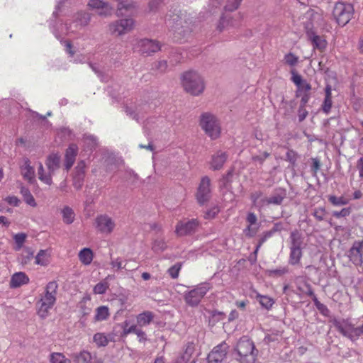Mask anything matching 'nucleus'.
I'll return each mask as SVG.
<instances>
[{
	"label": "nucleus",
	"mask_w": 363,
	"mask_h": 363,
	"mask_svg": "<svg viewBox=\"0 0 363 363\" xmlns=\"http://www.w3.org/2000/svg\"><path fill=\"white\" fill-rule=\"evenodd\" d=\"M58 285L56 281L49 282L45 287V295L37 303V313L41 318H45L56 301Z\"/></svg>",
	"instance_id": "nucleus-1"
},
{
	"label": "nucleus",
	"mask_w": 363,
	"mask_h": 363,
	"mask_svg": "<svg viewBox=\"0 0 363 363\" xmlns=\"http://www.w3.org/2000/svg\"><path fill=\"white\" fill-rule=\"evenodd\" d=\"M333 325L342 335L352 341L363 335V316L358 320L357 324L352 323L350 319H342L334 320Z\"/></svg>",
	"instance_id": "nucleus-2"
},
{
	"label": "nucleus",
	"mask_w": 363,
	"mask_h": 363,
	"mask_svg": "<svg viewBox=\"0 0 363 363\" xmlns=\"http://www.w3.org/2000/svg\"><path fill=\"white\" fill-rule=\"evenodd\" d=\"M182 84L186 92L195 96L201 94L205 88L201 77L193 71L186 72L183 74Z\"/></svg>",
	"instance_id": "nucleus-3"
},
{
	"label": "nucleus",
	"mask_w": 363,
	"mask_h": 363,
	"mask_svg": "<svg viewBox=\"0 0 363 363\" xmlns=\"http://www.w3.org/2000/svg\"><path fill=\"white\" fill-rule=\"evenodd\" d=\"M200 125L206 134L212 140L218 138L220 135L221 128L217 118L210 113H204L201 116Z\"/></svg>",
	"instance_id": "nucleus-4"
},
{
	"label": "nucleus",
	"mask_w": 363,
	"mask_h": 363,
	"mask_svg": "<svg viewBox=\"0 0 363 363\" xmlns=\"http://www.w3.org/2000/svg\"><path fill=\"white\" fill-rule=\"evenodd\" d=\"M255 345L252 340L247 337H242L237 344L236 350L240 357V361L254 362L256 354H255Z\"/></svg>",
	"instance_id": "nucleus-5"
},
{
	"label": "nucleus",
	"mask_w": 363,
	"mask_h": 363,
	"mask_svg": "<svg viewBox=\"0 0 363 363\" xmlns=\"http://www.w3.org/2000/svg\"><path fill=\"white\" fill-rule=\"evenodd\" d=\"M353 6L350 4L337 2L335 4L333 15L336 22L341 26H345L352 18Z\"/></svg>",
	"instance_id": "nucleus-6"
},
{
	"label": "nucleus",
	"mask_w": 363,
	"mask_h": 363,
	"mask_svg": "<svg viewBox=\"0 0 363 363\" xmlns=\"http://www.w3.org/2000/svg\"><path fill=\"white\" fill-rule=\"evenodd\" d=\"M210 286L209 283H201L192 290L185 293L184 298L186 303L192 307L196 306L209 291Z\"/></svg>",
	"instance_id": "nucleus-7"
},
{
	"label": "nucleus",
	"mask_w": 363,
	"mask_h": 363,
	"mask_svg": "<svg viewBox=\"0 0 363 363\" xmlns=\"http://www.w3.org/2000/svg\"><path fill=\"white\" fill-rule=\"evenodd\" d=\"M94 225L97 232L105 234H111L116 226L115 220L107 214L98 215L94 222Z\"/></svg>",
	"instance_id": "nucleus-8"
},
{
	"label": "nucleus",
	"mask_w": 363,
	"mask_h": 363,
	"mask_svg": "<svg viewBox=\"0 0 363 363\" xmlns=\"http://www.w3.org/2000/svg\"><path fill=\"white\" fill-rule=\"evenodd\" d=\"M199 224L197 219L179 220L175 226L174 233L178 237L191 235L197 230Z\"/></svg>",
	"instance_id": "nucleus-9"
},
{
	"label": "nucleus",
	"mask_w": 363,
	"mask_h": 363,
	"mask_svg": "<svg viewBox=\"0 0 363 363\" xmlns=\"http://www.w3.org/2000/svg\"><path fill=\"white\" fill-rule=\"evenodd\" d=\"M229 345L225 342L215 346L207 357V363H222L226 358Z\"/></svg>",
	"instance_id": "nucleus-10"
},
{
	"label": "nucleus",
	"mask_w": 363,
	"mask_h": 363,
	"mask_svg": "<svg viewBox=\"0 0 363 363\" xmlns=\"http://www.w3.org/2000/svg\"><path fill=\"white\" fill-rule=\"evenodd\" d=\"M135 26L133 18H125L116 21L109 25V30L112 34L121 35L130 32Z\"/></svg>",
	"instance_id": "nucleus-11"
},
{
	"label": "nucleus",
	"mask_w": 363,
	"mask_h": 363,
	"mask_svg": "<svg viewBox=\"0 0 363 363\" xmlns=\"http://www.w3.org/2000/svg\"><path fill=\"white\" fill-rule=\"evenodd\" d=\"M211 180L208 177L201 179L197 189L196 198L198 203L201 205L207 202L211 197Z\"/></svg>",
	"instance_id": "nucleus-12"
},
{
	"label": "nucleus",
	"mask_w": 363,
	"mask_h": 363,
	"mask_svg": "<svg viewBox=\"0 0 363 363\" xmlns=\"http://www.w3.org/2000/svg\"><path fill=\"white\" fill-rule=\"evenodd\" d=\"M122 336H127L129 334H135L138 340L140 342H144L147 340V335L142 330V328L138 327V325H130L129 320H125L122 323Z\"/></svg>",
	"instance_id": "nucleus-13"
},
{
	"label": "nucleus",
	"mask_w": 363,
	"mask_h": 363,
	"mask_svg": "<svg viewBox=\"0 0 363 363\" xmlns=\"http://www.w3.org/2000/svg\"><path fill=\"white\" fill-rule=\"evenodd\" d=\"M362 249L363 241H355L349 250L350 260L356 266H361L363 262Z\"/></svg>",
	"instance_id": "nucleus-14"
},
{
	"label": "nucleus",
	"mask_w": 363,
	"mask_h": 363,
	"mask_svg": "<svg viewBox=\"0 0 363 363\" xmlns=\"http://www.w3.org/2000/svg\"><path fill=\"white\" fill-rule=\"evenodd\" d=\"M138 47L140 48V52L147 55L157 52L160 50V45L159 42L149 39L140 40L138 42Z\"/></svg>",
	"instance_id": "nucleus-15"
},
{
	"label": "nucleus",
	"mask_w": 363,
	"mask_h": 363,
	"mask_svg": "<svg viewBox=\"0 0 363 363\" xmlns=\"http://www.w3.org/2000/svg\"><path fill=\"white\" fill-rule=\"evenodd\" d=\"M286 194L283 190H279L274 192L272 195L269 197H264L263 201L261 202V205L267 206L269 205H280L283 202Z\"/></svg>",
	"instance_id": "nucleus-16"
},
{
	"label": "nucleus",
	"mask_w": 363,
	"mask_h": 363,
	"mask_svg": "<svg viewBox=\"0 0 363 363\" xmlns=\"http://www.w3.org/2000/svg\"><path fill=\"white\" fill-rule=\"evenodd\" d=\"M240 26V20L234 19L233 17L222 16L217 28L220 32H222L225 30H230Z\"/></svg>",
	"instance_id": "nucleus-17"
},
{
	"label": "nucleus",
	"mask_w": 363,
	"mask_h": 363,
	"mask_svg": "<svg viewBox=\"0 0 363 363\" xmlns=\"http://www.w3.org/2000/svg\"><path fill=\"white\" fill-rule=\"evenodd\" d=\"M228 155L226 152L221 150L217 151L212 155L210 165L213 170H218L223 167L224 163L226 162Z\"/></svg>",
	"instance_id": "nucleus-18"
},
{
	"label": "nucleus",
	"mask_w": 363,
	"mask_h": 363,
	"mask_svg": "<svg viewBox=\"0 0 363 363\" xmlns=\"http://www.w3.org/2000/svg\"><path fill=\"white\" fill-rule=\"evenodd\" d=\"M29 281V277L25 272H16L11 276L9 286L12 289H16L28 284Z\"/></svg>",
	"instance_id": "nucleus-19"
},
{
	"label": "nucleus",
	"mask_w": 363,
	"mask_h": 363,
	"mask_svg": "<svg viewBox=\"0 0 363 363\" xmlns=\"http://www.w3.org/2000/svg\"><path fill=\"white\" fill-rule=\"evenodd\" d=\"M21 173L23 177L28 180L29 182H32L35 179V170L34 168L30 165V162L28 158H24L23 164L20 166Z\"/></svg>",
	"instance_id": "nucleus-20"
},
{
	"label": "nucleus",
	"mask_w": 363,
	"mask_h": 363,
	"mask_svg": "<svg viewBox=\"0 0 363 363\" xmlns=\"http://www.w3.org/2000/svg\"><path fill=\"white\" fill-rule=\"evenodd\" d=\"M155 314L150 311H145L136 315V324L139 328L150 325L154 320Z\"/></svg>",
	"instance_id": "nucleus-21"
},
{
	"label": "nucleus",
	"mask_w": 363,
	"mask_h": 363,
	"mask_svg": "<svg viewBox=\"0 0 363 363\" xmlns=\"http://www.w3.org/2000/svg\"><path fill=\"white\" fill-rule=\"evenodd\" d=\"M88 5L92 9H98V13L99 15H110L113 10L107 3L101 0H90Z\"/></svg>",
	"instance_id": "nucleus-22"
},
{
	"label": "nucleus",
	"mask_w": 363,
	"mask_h": 363,
	"mask_svg": "<svg viewBox=\"0 0 363 363\" xmlns=\"http://www.w3.org/2000/svg\"><path fill=\"white\" fill-rule=\"evenodd\" d=\"M78 147L75 144H71L66 150L65 166L68 171L74 163L77 155Z\"/></svg>",
	"instance_id": "nucleus-23"
},
{
	"label": "nucleus",
	"mask_w": 363,
	"mask_h": 363,
	"mask_svg": "<svg viewBox=\"0 0 363 363\" xmlns=\"http://www.w3.org/2000/svg\"><path fill=\"white\" fill-rule=\"evenodd\" d=\"M94 257V252L89 247H84L79 250L78 253L79 260L82 264L85 266L90 265L93 261Z\"/></svg>",
	"instance_id": "nucleus-24"
},
{
	"label": "nucleus",
	"mask_w": 363,
	"mask_h": 363,
	"mask_svg": "<svg viewBox=\"0 0 363 363\" xmlns=\"http://www.w3.org/2000/svg\"><path fill=\"white\" fill-rule=\"evenodd\" d=\"M332 106V86L330 84H326L325 87V99L322 104L323 111L328 114L331 110Z\"/></svg>",
	"instance_id": "nucleus-25"
},
{
	"label": "nucleus",
	"mask_w": 363,
	"mask_h": 363,
	"mask_svg": "<svg viewBox=\"0 0 363 363\" xmlns=\"http://www.w3.org/2000/svg\"><path fill=\"white\" fill-rule=\"evenodd\" d=\"M135 9L136 6L135 4L121 1L118 5L117 16H123L125 15H131L135 11Z\"/></svg>",
	"instance_id": "nucleus-26"
},
{
	"label": "nucleus",
	"mask_w": 363,
	"mask_h": 363,
	"mask_svg": "<svg viewBox=\"0 0 363 363\" xmlns=\"http://www.w3.org/2000/svg\"><path fill=\"white\" fill-rule=\"evenodd\" d=\"M110 317L109 308L106 306H101L95 309L94 317V322H102L107 320Z\"/></svg>",
	"instance_id": "nucleus-27"
},
{
	"label": "nucleus",
	"mask_w": 363,
	"mask_h": 363,
	"mask_svg": "<svg viewBox=\"0 0 363 363\" xmlns=\"http://www.w3.org/2000/svg\"><path fill=\"white\" fill-rule=\"evenodd\" d=\"M290 254L289 258V263L291 265H297L300 263L301 257L303 256L301 247H289Z\"/></svg>",
	"instance_id": "nucleus-28"
},
{
	"label": "nucleus",
	"mask_w": 363,
	"mask_h": 363,
	"mask_svg": "<svg viewBox=\"0 0 363 363\" xmlns=\"http://www.w3.org/2000/svg\"><path fill=\"white\" fill-rule=\"evenodd\" d=\"M60 162V157L57 154L50 155L46 160L45 164L50 172L59 168Z\"/></svg>",
	"instance_id": "nucleus-29"
},
{
	"label": "nucleus",
	"mask_w": 363,
	"mask_h": 363,
	"mask_svg": "<svg viewBox=\"0 0 363 363\" xmlns=\"http://www.w3.org/2000/svg\"><path fill=\"white\" fill-rule=\"evenodd\" d=\"M53 172H50L45 174L43 165L41 162L39 163L38 169V179L44 184L50 186L52 183V174Z\"/></svg>",
	"instance_id": "nucleus-30"
},
{
	"label": "nucleus",
	"mask_w": 363,
	"mask_h": 363,
	"mask_svg": "<svg viewBox=\"0 0 363 363\" xmlns=\"http://www.w3.org/2000/svg\"><path fill=\"white\" fill-rule=\"evenodd\" d=\"M50 255L47 250H40L35 257V264L47 266L50 263Z\"/></svg>",
	"instance_id": "nucleus-31"
},
{
	"label": "nucleus",
	"mask_w": 363,
	"mask_h": 363,
	"mask_svg": "<svg viewBox=\"0 0 363 363\" xmlns=\"http://www.w3.org/2000/svg\"><path fill=\"white\" fill-rule=\"evenodd\" d=\"M256 299L258 301L259 304L267 310H270L274 304V300L273 298L268 296L261 295L259 293L256 295Z\"/></svg>",
	"instance_id": "nucleus-32"
},
{
	"label": "nucleus",
	"mask_w": 363,
	"mask_h": 363,
	"mask_svg": "<svg viewBox=\"0 0 363 363\" xmlns=\"http://www.w3.org/2000/svg\"><path fill=\"white\" fill-rule=\"evenodd\" d=\"M50 363H72L71 359L67 358L63 353L52 352L50 355Z\"/></svg>",
	"instance_id": "nucleus-33"
},
{
	"label": "nucleus",
	"mask_w": 363,
	"mask_h": 363,
	"mask_svg": "<svg viewBox=\"0 0 363 363\" xmlns=\"http://www.w3.org/2000/svg\"><path fill=\"white\" fill-rule=\"evenodd\" d=\"M195 352V345L193 342L186 344L185 350L182 355V359L184 362H188L191 359Z\"/></svg>",
	"instance_id": "nucleus-34"
},
{
	"label": "nucleus",
	"mask_w": 363,
	"mask_h": 363,
	"mask_svg": "<svg viewBox=\"0 0 363 363\" xmlns=\"http://www.w3.org/2000/svg\"><path fill=\"white\" fill-rule=\"evenodd\" d=\"M291 245L290 247H301L303 240L298 230H294L290 235Z\"/></svg>",
	"instance_id": "nucleus-35"
},
{
	"label": "nucleus",
	"mask_w": 363,
	"mask_h": 363,
	"mask_svg": "<svg viewBox=\"0 0 363 363\" xmlns=\"http://www.w3.org/2000/svg\"><path fill=\"white\" fill-rule=\"evenodd\" d=\"M93 341L97 347H105L108 343L107 335L103 333H96L93 337Z\"/></svg>",
	"instance_id": "nucleus-36"
},
{
	"label": "nucleus",
	"mask_w": 363,
	"mask_h": 363,
	"mask_svg": "<svg viewBox=\"0 0 363 363\" xmlns=\"http://www.w3.org/2000/svg\"><path fill=\"white\" fill-rule=\"evenodd\" d=\"M62 214L63 221L65 223L71 224L73 223V221L74 220L75 214L71 208H69L68 206L65 207L62 210Z\"/></svg>",
	"instance_id": "nucleus-37"
},
{
	"label": "nucleus",
	"mask_w": 363,
	"mask_h": 363,
	"mask_svg": "<svg viewBox=\"0 0 363 363\" xmlns=\"http://www.w3.org/2000/svg\"><path fill=\"white\" fill-rule=\"evenodd\" d=\"M21 193L23 195V199L27 204L32 207L36 206L37 203L35 200L28 189L24 187L21 188Z\"/></svg>",
	"instance_id": "nucleus-38"
},
{
	"label": "nucleus",
	"mask_w": 363,
	"mask_h": 363,
	"mask_svg": "<svg viewBox=\"0 0 363 363\" xmlns=\"http://www.w3.org/2000/svg\"><path fill=\"white\" fill-rule=\"evenodd\" d=\"M250 199L254 206L257 207L259 208L264 207V206L261 205V202L263 201L262 191H256L255 192H252L250 194Z\"/></svg>",
	"instance_id": "nucleus-39"
},
{
	"label": "nucleus",
	"mask_w": 363,
	"mask_h": 363,
	"mask_svg": "<svg viewBox=\"0 0 363 363\" xmlns=\"http://www.w3.org/2000/svg\"><path fill=\"white\" fill-rule=\"evenodd\" d=\"M182 262H177L176 264L170 267L167 269V273L169 275V277L173 279H177L179 276V272L182 268Z\"/></svg>",
	"instance_id": "nucleus-40"
},
{
	"label": "nucleus",
	"mask_w": 363,
	"mask_h": 363,
	"mask_svg": "<svg viewBox=\"0 0 363 363\" xmlns=\"http://www.w3.org/2000/svg\"><path fill=\"white\" fill-rule=\"evenodd\" d=\"M109 288V284L106 281H101L96 284L93 289L94 294H104Z\"/></svg>",
	"instance_id": "nucleus-41"
},
{
	"label": "nucleus",
	"mask_w": 363,
	"mask_h": 363,
	"mask_svg": "<svg viewBox=\"0 0 363 363\" xmlns=\"http://www.w3.org/2000/svg\"><path fill=\"white\" fill-rule=\"evenodd\" d=\"M299 57L292 52L286 54L284 57V63L290 67H294L298 63Z\"/></svg>",
	"instance_id": "nucleus-42"
},
{
	"label": "nucleus",
	"mask_w": 363,
	"mask_h": 363,
	"mask_svg": "<svg viewBox=\"0 0 363 363\" xmlns=\"http://www.w3.org/2000/svg\"><path fill=\"white\" fill-rule=\"evenodd\" d=\"M91 355L89 352L82 351L76 356L77 363H91Z\"/></svg>",
	"instance_id": "nucleus-43"
},
{
	"label": "nucleus",
	"mask_w": 363,
	"mask_h": 363,
	"mask_svg": "<svg viewBox=\"0 0 363 363\" xmlns=\"http://www.w3.org/2000/svg\"><path fill=\"white\" fill-rule=\"evenodd\" d=\"M329 201L335 206L346 205L349 203V199L344 196L337 197L335 196H330L328 197Z\"/></svg>",
	"instance_id": "nucleus-44"
},
{
	"label": "nucleus",
	"mask_w": 363,
	"mask_h": 363,
	"mask_svg": "<svg viewBox=\"0 0 363 363\" xmlns=\"http://www.w3.org/2000/svg\"><path fill=\"white\" fill-rule=\"evenodd\" d=\"M312 43L314 48H318L320 50H324L326 48L327 42L318 35H314L312 38Z\"/></svg>",
	"instance_id": "nucleus-45"
},
{
	"label": "nucleus",
	"mask_w": 363,
	"mask_h": 363,
	"mask_svg": "<svg viewBox=\"0 0 363 363\" xmlns=\"http://www.w3.org/2000/svg\"><path fill=\"white\" fill-rule=\"evenodd\" d=\"M258 230H259V225L247 224V225L243 230V233L247 238H253L256 235Z\"/></svg>",
	"instance_id": "nucleus-46"
},
{
	"label": "nucleus",
	"mask_w": 363,
	"mask_h": 363,
	"mask_svg": "<svg viewBox=\"0 0 363 363\" xmlns=\"http://www.w3.org/2000/svg\"><path fill=\"white\" fill-rule=\"evenodd\" d=\"M242 0H229L225 6V9L228 11L236 10Z\"/></svg>",
	"instance_id": "nucleus-47"
},
{
	"label": "nucleus",
	"mask_w": 363,
	"mask_h": 363,
	"mask_svg": "<svg viewBox=\"0 0 363 363\" xmlns=\"http://www.w3.org/2000/svg\"><path fill=\"white\" fill-rule=\"evenodd\" d=\"M311 85L304 81L301 84L297 86L296 94H310Z\"/></svg>",
	"instance_id": "nucleus-48"
},
{
	"label": "nucleus",
	"mask_w": 363,
	"mask_h": 363,
	"mask_svg": "<svg viewBox=\"0 0 363 363\" xmlns=\"http://www.w3.org/2000/svg\"><path fill=\"white\" fill-rule=\"evenodd\" d=\"M351 213V208H344L340 211H334L333 213V216L337 218H340L342 217H347Z\"/></svg>",
	"instance_id": "nucleus-49"
},
{
	"label": "nucleus",
	"mask_w": 363,
	"mask_h": 363,
	"mask_svg": "<svg viewBox=\"0 0 363 363\" xmlns=\"http://www.w3.org/2000/svg\"><path fill=\"white\" fill-rule=\"evenodd\" d=\"M292 74L291 81L296 84V86L301 84L305 80L302 79L301 75H299L294 69L291 70Z\"/></svg>",
	"instance_id": "nucleus-50"
},
{
	"label": "nucleus",
	"mask_w": 363,
	"mask_h": 363,
	"mask_svg": "<svg viewBox=\"0 0 363 363\" xmlns=\"http://www.w3.org/2000/svg\"><path fill=\"white\" fill-rule=\"evenodd\" d=\"M13 238L18 245V249H20L26 240V235L25 233H18L14 235Z\"/></svg>",
	"instance_id": "nucleus-51"
},
{
	"label": "nucleus",
	"mask_w": 363,
	"mask_h": 363,
	"mask_svg": "<svg viewBox=\"0 0 363 363\" xmlns=\"http://www.w3.org/2000/svg\"><path fill=\"white\" fill-rule=\"evenodd\" d=\"M277 230V229L276 228H274L273 229H272L271 230L269 231H267V232H265L264 233V236L263 238L261 239L260 242H259V244L258 245V246L257 247V249L255 250V253L258 251L259 248L260 247V246L262 245V243L264 242H265V240L270 238L271 236H272V235Z\"/></svg>",
	"instance_id": "nucleus-52"
},
{
	"label": "nucleus",
	"mask_w": 363,
	"mask_h": 363,
	"mask_svg": "<svg viewBox=\"0 0 363 363\" xmlns=\"http://www.w3.org/2000/svg\"><path fill=\"white\" fill-rule=\"evenodd\" d=\"M270 155V154L267 152H264L262 155H254L252 156V161L254 162H258L259 164H263V162H264V160L269 157Z\"/></svg>",
	"instance_id": "nucleus-53"
},
{
	"label": "nucleus",
	"mask_w": 363,
	"mask_h": 363,
	"mask_svg": "<svg viewBox=\"0 0 363 363\" xmlns=\"http://www.w3.org/2000/svg\"><path fill=\"white\" fill-rule=\"evenodd\" d=\"M162 4V0H152L149 3L150 10L152 11H157L158 9H160L161 7Z\"/></svg>",
	"instance_id": "nucleus-54"
},
{
	"label": "nucleus",
	"mask_w": 363,
	"mask_h": 363,
	"mask_svg": "<svg viewBox=\"0 0 363 363\" xmlns=\"http://www.w3.org/2000/svg\"><path fill=\"white\" fill-rule=\"evenodd\" d=\"M246 221L250 225H257V218L254 213L250 212L247 215Z\"/></svg>",
	"instance_id": "nucleus-55"
},
{
	"label": "nucleus",
	"mask_w": 363,
	"mask_h": 363,
	"mask_svg": "<svg viewBox=\"0 0 363 363\" xmlns=\"http://www.w3.org/2000/svg\"><path fill=\"white\" fill-rule=\"evenodd\" d=\"M64 45L65 47V50L66 52L71 56H74V55L75 54V52L74 50H73V45L71 43V41L69 40H65L64 42Z\"/></svg>",
	"instance_id": "nucleus-56"
},
{
	"label": "nucleus",
	"mask_w": 363,
	"mask_h": 363,
	"mask_svg": "<svg viewBox=\"0 0 363 363\" xmlns=\"http://www.w3.org/2000/svg\"><path fill=\"white\" fill-rule=\"evenodd\" d=\"M296 96L301 97V106L304 107V106L308 102L311 96V94H296Z\"/></svg>",
	"instance_id": "nucleus-57"
},
{
	"label": "nucleus",
	"mask_w": 363,
	"mask_h": 363,
	"mask_svg": "<svg viewBox=\"0 0 363 363\" xmlns=\"http://www.w3.org/2000/svg\"><path fill=\"white\" fill-rule=\"evenodd\" d=\"M325 214L324 208L315 209L313 213L314 217L319 221L323 220V216Z\"/></svg>",
	"instance_id": "nucleus-58"
},
{
	"label": "nucleus",
	"mask_w": 363,
	"mask_h": 363,
	"mask_svg": "<svg viewBox=\"0 0 363 363\" xmlns=\"http://www.w3.org/2000/svg\"><path fill=\"white\" fill-rule=\"evenodd\" d=\"M153 248L163 251L167 248V245L163 240L156 241L153 245Z\"/></svg>",
	"instance_id": "nucleus-59"
},
{
	"label": "nucleus",
	"mask_w": 363,
	"mask_h": 363,
	"mask_svg": "<svg viewBox=\"0 0 363 363\" xmlns=\"http://www.w3.org/2000/svg\"><path fill=\"white\" fill-rule=\"evenodd\" d=\"M219 212V208L218 207H213L211 211H208L206 214V218H212L216 216Z\"/></svg>",
	"instance_id": "nucleus-60"
},
{
	"label": "nucleus",
	"mask_w": 363,
	"mask_h": 363,
	"mask_svg": "<svg viewBox=\"0 0 363 363\" xmlns=\"http://www.w3.org/2000/svg\"><path fill=\"white\" fill-rule=\"evenodd\" d=\"M357 167L359 171V176L363 179V157H360L357 161Z\"/></svg>",
	"instance_id": "nucleus-61"
},
{
	"label": "nucleus",
	"mask_w": 363,
	"mask_h": 363,
	"mask_svg": "<svg viewBox=\"0 0 363 363\" xmlns=\"http://www.w3.org/2000/svg\"><path fill=\"white\" fill-rule=\"evenodd\" d=\"M286 158L287 160L291 162H295L296 160V152L294 151V150H289L287 152H286Z\"/></svg>",
	"instance_id": "nucleus-62"
},
{
	"label": "nucleus",
	"mask_w": 363,
	"mask_h": 363,
	"mask_svg": "<svg viewBox=\"0 0 363 363\" xmlns=\"http://www.w3.org/2000/svg\"><path fill=\"white\" fill-rule=\"evenodd\" d=\"M6 201L11 205H13L14 206H18V203H19V200L15 196H9L6 199Z\"/></svg>",
	"instance_id": "nucleus-63"
},
{
	"label": "nucleus",
	"mask_w": 363,
	"mask_h": 363,
	"mask_svg": "<svg viewBox=\"0 0 363 363\" xmlns=\"http://www.w3.org/2000/svg\"><path fill=\"white\" fill-rule=\"evenodd\" d=\"M307 114H308V111L303 107L299 108L298 118H299L300 121H303L306 118Z\"/></svg>",
	"instance_id": "nucleus-64"
}]
</instances>
